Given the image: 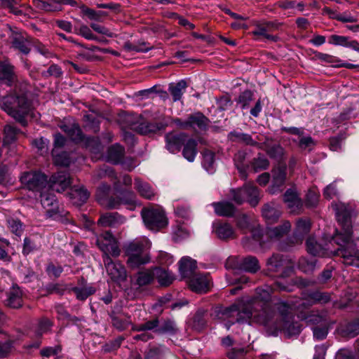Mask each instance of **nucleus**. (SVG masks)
Returning <instances> with one entry per match:
<instances>
[{
  "label": "nucleus",
  "mask_w": 359,
  "mask_h": 359,
  "mask_svg": "<svg viewBox=\"0 0 359 359\" xmlns=\"http://www.w3.org/2000/svg\"><path fill=\"white\" fill-rule=\"evenodd\" d=\"M332 206L341 230H336L334 236L330 237L329 242L334 241L340 248L334 252L328 251L327 248L316 242L313 237H309L306 241L307 250L313 256L325 257L329 255H339L346 265L359 266V250L353 239V229L351 221L352 208L349 205L341 202L333 203Z\"/></svg>",
  "instance_id": "f257e3e1"
},
{
  "label": "nucleus",
  "mask_w": 359,
  "mask_h": 359,
  "mask_svg": "<svg viewBox=\"0 0 359 359\" xmlns=\"http://www.w3.org/2000/svg\"><path fill=\"white\" fill-rule=\"evenodd\" d=\"M271 288L266 286L265 288H258L257 294L259 301L257 304L261 307V311L256 313L243 305L233 304L230 307L223 308L217 307L215 309L212 314L213 318L221 322L224 323V326L227 330L236 323H244L252 322L259 323L263 325H269L270 319L276 316V309L277 304L273 308L271 304L267 302L270 299Z\"/></svg>",
  "instance_id": "f03ea898"
},
{
  "label": "nucleus",
  "mask_w": 359,
  "mask_h": 359,
  "mask_svg": "<svg viewBox=\"0 0 359 359\" xmlns=\"http://www.w3.org/2000/svg\"><path fill=\"white\" fill-rule=\"evenodd\" d=\"M276 309L278 313L270 319L269 325H264L269 330H271L270 334L276 336L279 331H283L287 337H290L297 335L301 332V326L297 322L293 321L292 307L285 302H278Z\"/></svg>",
  "instance_id": "7ed1b4c3"
},
{
  "label": "nucleus",
  "mask_w": 359,
  "mask_h": 359,
  "mask_svg": "<svg viewBox=\"0 0 359 359\" xmlns=\"http://www.w3.org/2000/svg\"><path fill=\"white\" fill-rule=\"evenodd\" d=\"M252 219L248 215H243L237 218V226L242 231L249 229L252 234V239L262 245L269 238L271 241L278 239L289 232L291 224L288 221H285L281 225L274 228H268L264 232L255 224H251Z\"/></svg>",
  "instance_id": "20e7f679"
},
{
  "label": "nucleus",
  "mask_w": 359,
  "mask_h": 359,
  "mask_svg": "<svg viewBox=\"0 0 359 359\" xmlns=\"http://www.w3.org/2000/svg\"><path fill=\"white\" fill-rule=\"evenodd\" d=\"M20 95L17 93L15 96H3V101L0 104L1 108L8 114L13 117L22 126L27 125L25 116L31 111V102L28 98V91L26 84L23 90L20 89Z\"/></svg>",
  "instance_id": "39448f33"
},
{
  "label": "nucleus",
  "mask_w": 359,
  "mask_h": 359,
  "mask_svg": "<svg viewBox=\"0 0 359 359\" xmlns=\"http://www.w3.org/2000/svg\"><path fill=\"white\" fill-rule=\"evenodd\" d=\"M111 187L106 184H101L97 190L96 198L97 202L107 209H118L121 205H124L128 209L133 210L137 205L135 194L130 191H124L120 194L118 198L109 196Z\"/></svg>",
  "instance_id": "423d86ee"
},
{
  "label": "nucleus",
  "mask_w": 359,
  "mask_h": 359,
  "mask_svg": "<svg viewBox=\"0 0 359 359\" xmlns=\"http://www.w3.org/2000/svg\"><path fill=\"white\" fill-rule=\"evenodd\" d=\"M151 242L146 237L135 239L126 244L124 250L129 257L128 264L131 268H136L149 262V257L146 251L150 248Z\"/></svg>",
  "instance_id": "0eeeda50"
},
{
  "label": "nucleus",
  "mask_w": 359,
  "mask_h": 359,
  "mask_svg": "<svg viewBox=\"0 0 359 359\" xmlns=\"http://www.w3.org/2000/svg\"><path fill=\"white\" fill-rule=\"evenodd\" d=\"M141 215L145 226L151 231H158L168 224L165 212L160 208H143Z\"/></svg>",
  "instance_id": "6e6552de"
},
{
  "label": "nucleus",
  "mask_w": 359,
  "mask_h": 359,
  "mask_svg": "<svg viewBox=\"0 0 359 359\" xmlns=\"http://www.w3.org/2000/svg\"><path fill=\"white\" fill-rule=\"evenodd\" d=\"M233 200L238 204L247 201L251 206H256L259 201V192L252 184H245L243 187L231 191Z\"/></svg>",
  "instance_id": "1a4fd4ad"
},
{
  "label": "nucleus",
  "mask_w": 359,
  "mask_h": 359,
  "mask_svg": "<svg viewBox=\"0 0 359 359\" xmlns=\"http://www.w3.org/2000/svg\"><path fill=\"white\" fill-rule=\"evenodd\" d=\"M20 182L32 191H42L47 188L46 176L38 171L25 172L20 177Z\"/></svg>",
  "instance_id": "9d476101"
},
{
  "label": "nucleus",
  "mask_w": 359,
  "mask_h": 359,
  "mask_svg": "<svg viewBox=\"0 0 359 359\" xmlns=\"http://www.w3.org/2000/svg\"><path fill=\"white\" fill-rule=\"evenodd\" d=\"M49 189L41 191V203L46 210V216L47 218L54 220H61L62 215L59 211L58 205L55 195L48 192Z\"/></svg>",
  "instance_id": "9b49d317"
},
{
  "label": "nucleus",
  "mask_w": 359,
  "mask_h": 359,
  "mask_svg": "<svg viewBox=\"0 0 359 359\" xmlns=\"http://www.w3.org/2000/svg\"><path fill=\"white\" fill-rule=\"evenodd\" d=\"M96 243L103 252L104 256L118 257L120 255V250L116 238L110 231L104 232L97 236Z\"/></svg>",
  "instance_id": "f8f14e48"
},
{
  "label": "nucleus",
  "mask_w": 359,
  "mask_h": 359,
  "mask_svg": "<svg viewBox=\"0 0 359 359\" xmlns=\"http://www.w3.org/2000/svg\"><path fill=\"white\" fill-rule=\"evenodd\" d=\"M107 272L114 282H121L126 278V271L120 262H114L110 256H104Z\"/></svg>",
  "instance_id": "ddd939ff"
},
{
  "label": "nucleus",
  "mask_w": 359,
  "mask_h": 359,
  "mask_svg": "<svg viewBox=\"0 0 359 359\" xmlns=\"http://www.w3.org/2000/svg\"><path fill=\"white\" fill-rule=\"evenodd\" d=\"M187 282L191 290L198 293L207 292L211 286V280L208 274L195 273Z\"/></svg>",
  "instance_id": "4468645a"
},
{
  "label": "nucleus",
  "mask_w": 359,
  "mask_h": 359,
  "mask_svg": "<svg viewBox=\"0 0 359 359\" xmlns=\"http://www.w3.org/2000/svg\"><path fill=\"white\" fill-rule=\"evenodd\" d=\"M10 36L12 46L14 48L19 50L23 54H27L30 51L31 41L25 32L18 29H11Z\"/></svg>",
  "instance_id": "2eb2a0df"
},
{
  "label": "nucleus",
  "mask_w": 359,
  "mask_h": 359,
  "mask_svg": "<svg viewBox=\"0 0 359 359\" xmlns=\"http://www.w3.org/2000/svg\"><path fill=\"white\" fill-rule=\"evenodd\" d=\"M97 175L98 178L109 177L116 186H117V183H122L124 185H130L132 183V179L130 176L125 175L118 177L108 165H104L100 168L97 170Z\"/></svg>",
  "instance_id": "dca6fc26"
},
{
  "label": "nucleus",
  "mask_w": 359,
  "mask_h": 359,
  "mask_svg": "<svg viewBox=\"0 0 359 359\" xmlns=\"http://www.w3.org/2000/svg\"><path fill=\"white\" fill-rule=\"evenodd\" d=\"M283 201L291 212H298L302 208V201L295 189H288L284 196Z\"/></svg>",
  "instance_id": "f3484780"
},
{
  "label": "nucleus",
  "mask_w": 359,
  "mask_h": 359,
  "mask_svg": "<svg viewBox=\"0 0 359 359\" xmlns=\"http://www.w3.org/2000/svg\"><path fill=\"white\" fill-rule=\"evenodd\" d=\"M156 329H158V320L156 319L145 322L144 323L141 325H136L134 327V330L137 332H142V333L135 336V339L147 341L151 338H152V335L148 332L154 331V332L156 333Z\"/></svg>",
  "instance_id": "a211bd4d"
},
{
  "label": "nucleus",
  "mask_w": 359,
  "mask_h": 359,
  "mask_svg": "<svg viewBox=\"0 0 359 359\" xmlns=\"http://www.w3.org/2000/svg\"><path fill=\"white\" fill-rule=\"evenodd\" d=\"M69 175L65 172H58L52 176L50 184L48 189H51L57 192L65 191V189L70 184Z\"/></svg>",
  "instance_id": "6ab92c4d"
},
{
  "label": "nucleus",
  "mask_w": 359,
  "mask_h": 359,
  "mask_svg": "<svg viewBox=\"0 0 359 359\" xmlns=\"http://www.w3.org/2000/svg\"><path fill=\"white\" fill-rule=\"evenodd\" d=\"M176 123L182 128H187L190 127L195 130H203L207 126V118L203 114L198 113L191 115L184 123H181L180 120H177Z\"/></svg>",
  "instance_id": "aec40b11"
},
{
  "label": "nucleus",
  "mask_w": 359,
  "mask_h": 359,
  "mask_svg": "<svg viewBox=\"0 0 359 359\" xmlns=\"http://www.w3.org/2000/svg\"><path fill=\"white\" fill-rule=\"evenodd\" d=\"M126 221V217L118 212H109L102 215L97 222L102 226L116 227L124 224Z\"/></svg>",
  "instance_id": "412c9836"
},
{
  "label": "nucleus",
  "mask_w": 359,
  "mask_h": 359,
  "mask_svg": "<svg viewBox=\"0 0 359 359\" xmlns=\"http://www.w3.org/2000/svg\"><path fill=\"white\" fill-rule=\"evenodd\" d=\"M186 140L187 136L184 133L178 135L169 133L165 136L166 148L170 153L175 154L180 151Z\"/></svg>",
  "instance_id": "4be33fe9"
},
{
  "label": "nucleus",
  "mask_w": 359,
  "mask_h": 359,
  "mask_svg": "<svg viewBox=\"0 0 359 359\" xmlns=\"http://www.w3.org/2000/svg\"><path fill=\"white\" fill-rule=\"evenodd\" d=\"M262 214L267 223H273L281 215L280 206L274 202L266 203L262 208Z\"/></svg>",
  "instance_id": "5701e85b"
},
{
  "label": "nucleus",
  "mask_w": 359,
  "mask_h": 359,
  "mask_svg": "<svg viewBox=\"0 0 359 359\" xmlns=\"http://www.w3.org/2000/svg\"><path fill=\"white\" fill-rule=\"evenodd\" d=\"M179 271L181 276L189 279L194 273L196 269V262L189 257H183L179 262Z\"/></svg>",
  "instance_id": "b1692460"
},
{
  "label": "nucleus",
  "mask_w": 359,
  "mask_h": 359,
  "mask_svg": "<svg viewBox=\"0 0 359 359\" xmlns=\"http://www.w3.org/2000/svg\"><path fill=\"white\" fill-rule=\"evenodd\" d=\"M214 232L219 239L226 240L236 236L233 228L228 223L215 222L212 224Z\"/></svg>",
  "instance_id": "393cba45"
},
{
  "label": "nucleus",
  "mask_w": 359,
  "mask_h": 359,
  "mask_svg": "<svg viewBox=\"0 0 359 359\" xmlns=\"http://www.w3.org/2000/svg\"><path fill=\"white\" fill-rule=\"evenodd\" d=\"M286 178V168L285 167H278L273 170L272 184L269 188V192L275 194L280 191V188L283 185Z\"/></svg>",
  "instance_id": "a878e982"
},
{
  "label": "nucleus",
  "mask_w": 359,
  "mask_h": 359,
  "mask_svg": "<svg viewBox=\"0 0 359 359\" xmlns=\"http://www.w3.org/2000/svg\"><path fill=\"white\" fill-rule=\"evenodd\" d=\"M130 128L141 134L149 135L164 129L165 125L161 123L142 122L136 126L135 123L130 125Z\"/></svg>",
  "instance_id": "bb28decb"
},
{
  "label": "nucleus",
  "mask_w": 359,
  "mask_h": 359,
  "mask_svg": "<svg viewBox=\"0 0 359 359\" xmlns=\"http://www.w3.org/2000/svg\"><path fill=\"white\" fill-rule=\"evenodd\" d=\"M237 268L245 271L255 273L259 269V265L257 258L248 257L240 258L237 260Z\"/></svg>",
  "instance_id": "cd10ccee"
},
{
  "label": "nucleus",
  "mask_w": 359,
  "mask_h": 359,
  "mask_svg": "<svg viewBox=\"0 0 359 359\" xmlns=\"http://www.w3.org/2000/svg\"><path fill=\"white\" fill-rule=\"evenodd\" d=\"M72 203L76 205L84 203L89 197V193L83 187H74L69 194Z\"/></svg>",
  "instance_id": "c85d7f7f"
},
{
  "label": "nucleus",
  "mask_w": 359,
  "mask_h": 359,
  "mask_svg": "<svg viewBox=\"0 0 359 359\" xmlns=\"http://www.w3.org/2000/svg\"><path fill=\"white\" fill-rule=\"evenodd\" d=\"M268 265L270 269L273 271H278L280 267H286L287 269L284 271L283 276H287L290 272L292 271L293 268L291 266H288L287 261L283 259V256L279 255H273L268 260Z\"/></svg>",
  "instance_id": "c756f323"
},
{
  "label": "nucleus",
  "mask_w": 359,
  "mask_h": 359,
  "mask_svg": "<svg viewBox=\"0 0 359 359\" xmlns=\"http://www.w3.org/2000/svg\"><path fill=\"white\" fill-rule=\"evenodd\" d=\"M22 291L18 287L13 286L8 293L6 299L7 306L18 309L22 306Z\"/></svg>",
  "instance_id": "7c9ffc66"
},
{
  "label": "nucleus",
  "mask_w": 359,
  "mask_h": 359,
  "mask_svg": "<svg viewBox=\"0 0 359 359\" xmlns=\"http://www.w3.org/2000/svg\"><path fill=\"white\" fill-rule=\"evenodd\" d=\"M135 188L144 198L152 199L155 195V189L147 182L140 179H135Z\"/></svg>",
  "instance_id": "2f4dec72"
},
{
  "label": "nucleus",
  "mask_w": 359,
  "mask_h": 359,
  "mask_svg": "<svg viewBox=\"0 0 359 359\" xmlns=\"http://www.w3.org/2000/svg\"><path fill=\"white\" fill-rule=\"evenodd\" d=\"M60 128L72 139L73 141L79 142L83 140L81 130L78 124L75 123H65L60 126Z\"/></svg>",
  "instance_id": "473e14b6"
},
{
  "label": "nucleus",
  "mask_w": 359,
  "mask_h": 359,
  "mask_svg": "<svg viewBox=\"0 0 359 359\" xmlns=\"http://www.w3.org/2000/svg\"><path fill=\"white\" fill-rule=\"evenodd\" d=\"M123 154V147L118 144H116L108 149L107 159L113 163H118L121 162Z\"/></svg>",
  "instance_id": "72a5a7b5"
},
{
  "label": "nucleus",
  "mask_w": 359,
  "mask_h": 359,
  "mask_svg": "<svg viewBox=\"0 0 359 359\" xmlns=\"http://www.w3.org/2000/svg\"><path fill=\"white\" fill-rule=\"evenodd\" d=\"M196 146L197 143L193 139L186 140V142L184 144L182 154L184 158L189 162H193L195 160L197 154Z\"/></svg>",
  "instance_id": "f704fd0d"
},
{
  "label": "nucleus",
  "mask_w": 359,
  "mask_h": 359,
  "mask_svg": "<svg viewBox=\"0 0 359 359\" xmlns=\"http://www.w3.org/2000/svg\"><path fill=\"white\" fill-rule=\"evenodd\" d=\"M311 226V221L309 219H299L297 220L294 233L297 241H301L302 238L309 232Z\"/></svg>",
  "instance_id": "c9c22d12"
},
{
  "label": "nucleus",
  "mask_w": 359,
  "mask_h": 359,
  "mask_svg": "<svg viewBox=\"0 0 359 359\" xmlns=\"http://www.w3.org/2000/svg\"><path fill=\"white\" fill-rule=\"evenodd\" d=\"M187 87V83L184 80H181L176 83H170L169 85V92L175 102L180 100L185 92Z\"/></svg>",
  "instance_id": "e433bc0d"
},
{
  "label": "nucleus",
  "mask_w": 359,
  "mask_h": 359,
  "mask_svg": "<svg viewBox=\"0 0 359 359\" xmlns=\"http://www.w3.org/2000/svg\"><path fill=\"white\" fill-rule=\"evenodd\" d=\"M215 212L219 216H231L234 213V206L229 202L223 201L220 203H215L212 204Z\"/></svg>",
  "instance_id": "4c0bfd02"
},
{
  "label": "nucleus",
  "mask_w": 359,
  "mask_h": 359,
  "mask_svg": "<svg viewBox=\"0 0 359 359\" xmlns=\"http://www.w3.org/2000/svg\"><path fill=\"white\" fill-rule=\"evenodd\" d=\"M155 278V268L140 271L137 274V283L140 285H145L151 283Z\"/></svg>",
  "instance_id": "58836bf2"
},
{
  "label": "nucleus",
  "mask_w": 359,
  "mask_h": 359,
  "mask_svg": "<svg viewBox=\"0 0 359 359\" xmlns=\"http://www.w3.org/2000/svg\"><path fill=\"white\" fill-rule=\"evenodd\" d=\"M202 165L210 174L215 172L216 169L215 154L211 151H205L203 154Z\"/></svg>",
  "instance_id": "ea45409f"
},
{
  "label": "nucleus",
  "mask_w": 359,
  "mask_h": 359,
  "mask_svg": "<svg viewBox=\"0 0 359 359\" xmlns=\"http://www.w3.org/2000/svg\"><path fill=\"white\" fill-rule=\"evenodd\" d=\"M339 332L343 337L353 338L359 334V320L341 326Z\"/></svg>",
  "instance_id": "a19ab883"
},
{
  "label": "nucleus",
  "mask_w": 359,
  "mask_h": 359,
  "mask_svg": "<svg viewBox=\"0 0 359 359\" xmlns=\"http://www.w3.org/2000/svg\"><path fill=\"white\" fill-rule=\"evenodd\" d=\"M155 278L162 286L169 285L173 280V276L168 271L158 267L155 268Z\"/></svg>",
  "instance_id": "79ce46f5"
},
{
  "label": "nucleus",
  "mask_w": 359,
  "mask_h": 359,
  "mask_svg": "<svg viewBox=\"0 0 359 359\" xmlns=\"http://www.w3.org/2000/svg\"><path fill=\"white\" fill-rule=\"evenodd\" d=\"M229 138L231 141H236L239 142H243L248 145H257V142L254 141L252 137L249 134L238 132V131H232L229 134Z\"/></svg>",
  "instance_id": "37998d69"
},
{
  "label": "nucleus",
  "mask_w": 359,
  "mask_h": 359,
  "mask_svg": "<svg viewBox=\"0 0 359 359\" xmlns=\"http://www.w3.org/2000/svg\"><path fill=\"white\" fill-rule=\"evenodd\" d=\"M246 156H247V154H246V152H245L243 151H238L235 154V156H234L235 165H236V168H238V170H239V172L241 173V176L243 178L246 177L245 165L244 163Z\"/></svg>",
  "instance_id": "c03bdc74"
},
{
  "label": "nucleus",
  "mask_w": 359,
  "mask_h": 359,
  "mask_svg": "<svg viewBox=\"0 0 359 359\" xmlns=\"http://www.w3.org/2000/svg\"><path fill=\"white\" fill-rule=\"evenodd\" d=\"M52 155L53 156L55 164L58 165L68 166L72 163L69 154H67V152L57 154V150L55 149H53L52 151Z\"/></svg>",
  "instance_id": "a18cd8bd"
},
{
  "label": "nucleus",
  "mask_w": 359,
  "mask_h": 359,
  "mask_svg": "<svg viewBox=\"0 0 359 359\" xmlns=\"http://www.w3.org/2000/svg\"><path fill=\"white\" fill-rule=\"evenodd\" d=\"M269 165V161L264 155L262 154H259L252 163V166L255 172L267 169Z\"/></svg>",
  "instance_id": "49530a36"
},
{
  "label": "nucleus",
  "mask_w": 359,
  "mask_h": 359,
  "mask_svg": "<svg viewBox=\"0 0 359 359\" xmlns=\"http://www.w3.org/2000/svg\"><path fill=\"white\" fill-rule=\"evenodd\" d=\"M18 132L15 127L10 125L6 126L4 128V144H8L13 142L16 139Z\"/></svg>",
  "instance_id": "de8ad7c7"
},
{
  "label": "nucleus",
  "mask_w": 359,
  "mask_h": 359,
  "mask_svg": "<svg viewBox=\"0 0 359 359\" xmlns=\"http://www.w3.org/2000/svg\"><path fill=\"white\" fill-rule=\"evenodd\" d=\"M319 199V192L312 188L309 190L306 196V204L308 207H315L317 205Z\"/></svg>",
  "instance_id": "09e8293b"
},
{
  "label": "nucleus",
  "mask_w": 359,
  "mask_h": 359,
  "mask_svg": "<svg viewBox=\"0 0 359 359\" xmlns=\"http://www.w3.org/2000/svg\"><path fill=\"white\" fill-rule=\"evenodd\" d=\"M77 299L80 300H85L88 296L93 294L95 290L91 286L83 287H76L74 289Z\"/></svg>",
  "instance_id": "8fccbe9b"
},
{
  "label": "nucleus",
  "mask_w": 359,
  "mask_h": 359,
  "mask_svg": "<svg viewBox=\"0 0 359 359\" xmlns=\"http://www.w3.org/2000/svg\"><path fill=\"white\" fill-rule=\"evenodd\" d=\"M253 94L250 90H245L240 94L238 98V104L242 109H246L249 107L252 100Z\"/></svg>",
  "instance_id": "3c124183"
},
{
  "label": "nucleus",
  "mask_w": 359,
  "mask_h": 359,
  "mask_svg": "<svg viewBox=\"0 0 359 359\" xmlns=\"http://www.w3.org/2000/svg\"><path fill=\"white\" fill-rule=\"evenodd\" d=\"M293 141L297 142L299 147L302 149H311L315 144L311 137L304 136V134L300 137L294 139Z\"/></svg>",
  "instance_id": "603ef678"
},
{
  "label": "nucleus",
  "mask_w": 359,
  "mask_h": 359,
  "mask_svg": "<svg viewBox=\"0 0 359 359\" xmlns=\"http://www.w3.org/2000/svg\"><path fill=\"white\" fill-rule=\"evenodd\" d=\"M316 267V260L312 259L311 260L303 257L299 261V268L304 273H309L313 271Z\"/></svg>",
  "instance_id": "864d4df0"
},
{
  "label": "nucleus",
  "mask_w": 359,
  "mask_h": 359,
  "mask_svg": "<svg viewBox=\"0 0 359 359\" xmlns=\"http://www.w3.org/2000/svg\"><path fill=\"white\" fill-rule=\"evenodd\" d=\"M190 231L184 225H177L173 229V238L176 241H180L188 237Z\"/></svg>",
  "instance_id": "5fc2aeb1"
},
{
  "label": "nucleus",
  "mask_w": 359,
  "mask_h": 359,
  "mask_svg": "<svg viewBox=\"0 0 359 359\" xmlns=\"http://www.w3.org/2000/svg\"><path fill=\"white\" fill-rule=\"evenodd\" d=\"M335 359H359V355L349 349L341 348L337 352Z\"/></svg>",
  "instance_id": "6e6d98bb"
},
{
  "label": "nucleus",
  "mask_w": 359,
  "mask_h": 359,
  "mask_svg": "<svg viewBox=\"0 0 359 359\" xmlns=\"http://www.w3.org/2000/svg\"><path fill=\"white\" fill-rule=\"evenodd\" d=\"M298 317L301 320H304L306 322L313 324L320 323L324 320V316L314 313H312L308 316L303 315L301 313Z\"/></svg>",
  "instance_id": "4d7b16f0"
},
{
  "label": "nucleus",
  "mask_w": 359,
  "mask_h": 359,
  "mask_svg": "<svg viewBox=\"0 0 359 359\" xmlns=\"http://www.w3.org/2000/svg\"><path fill=\"white\" fill-rule=\"evenodd\" d=\"M48 143L49 141L43 137L36 139L33 142L34 145L41 155H43L47 153Z\"/></svg>",
  "instance_id": "13d9d810"
},
{
  "label": "nucleus",
  "mask_w": 359,
  "mask_h": 359,
  "mask_svg": "<svg viewBox=\"0 0 359 359\" xmlns=\"http://www.w3.org/2000/svg\"><path fill=\"white\" fill-rule=\"evenodd\" d=\"M349 38L345 36L331 35L329 38V43L334 46H341L346 47L348 42Z\"/></svg>",
  "instance_id": "bf43d9fd"
},
{
  "label": "nucleus",
  "mask_w": 359,
  "mask_h": 359,
  "mask_svg": "<svg viewBox=\"0 0 359 359\" xmlns=\"http://www.w3.org/2000/svg\"><path fill=\"white\" fill-rule=\"evenodd\" d=\"M78 34L88 40L100 41V40L92 32L91 29L86 25H81L78 31Z\"/></svg>",
  "instance_id": "052dcab7"
},
{
  "label": "nucleus",
  "mask_w": 359,
  "mask_h": 359,
  "mask_svg": "<svg viewBox=\"0 0 359 359\" xmlns=\"http://www.w3.org/2000/svg\"><path fill=\"white\" fill-rule=\"evenodd\" d=\"M51 326H52V323L48 319L43 318V319L41 320L38 324V327H37V330H36V335L41 336L43 334L47 332L50 330Z\"/></svg>",
  "instance_id": "680f3d73"
},
{
  "label": "nucleus",
  "mask_w": 359,
  "mask_h": 359,
  "mask_svg": "<svg viewBox=\"0 0 359 359\" xmlns=\"http://www.w3.org/2000/svg\"><path fill=\"white\" fill-rule=\"evenodd\" d=\"M8 224L11 231L13 233L18 236L21 235L22 232V224L19 220L11 219L8 220Z\"/></svg>",
  "instance_id": "e2e57ef3"
},
{
  "label": "nucleus",
  "mask_w": 359,
  "mask_h": 359,
  "mask_svg": "<svg viewBox=\"0 0 359 359\" xmlns=\"http://www.w3.org/2000/svg\"><path fill=\"white\" fill-rule=\"evenodd\" d=\"M266 152L271 158H279L283 154V148L279 144H273L267 148Z\"/></svg>",
  "instance_id": "0e129e2a"
},
{
  "label": "nucleus",
  "mask_w": 359,
  "mask_h": 359,
  "mask_svg": "<svg viewBox=\"0 0 359 359\" xmlns=\"http://www.w3.org/2000/svg\"><path fill=\"white\" fill-rule=\"evenodd\" d=\"M90 27L96 32L105 35L108 37H114L116 36V34L109 30L107 28L98 25L97 23H91Z\"/></svg>",
  "instance_id": "69168bd1"
},
{
  "label": "nucleus",
  "mask_w": 359,
  "mask_h": 359,
  "mask_svg": "<svg viewBox=\"0 0 359 359\" xmlns=\"http://www.w3.org/2000/svg\"><path fill=\"white\" fill-rule=\"evenodd\" d=\"M310 298L313 302L326 303L330 297L327 293L320 292H313L310 294Z\"/></svg>",
  "instance_id": "338daca9"
},
{
  "label": "nucleus",
  "mask_w": 359,
  "mask_h": 359,
  "mask_svg": "<svg viewBox=\"0 0 359 359\" xmlns=\"http://www.w3.org/2000/svg\"><path fill=\"white\" fill-rule=\"evenodd\" d=\"M175 325L174 322L168 320L165 321L162 326H158V329H156V333L163 334L166 332H173L175 331Z\"/></svg>",
  "instance_id": "774afa93"
}]
</instances>
